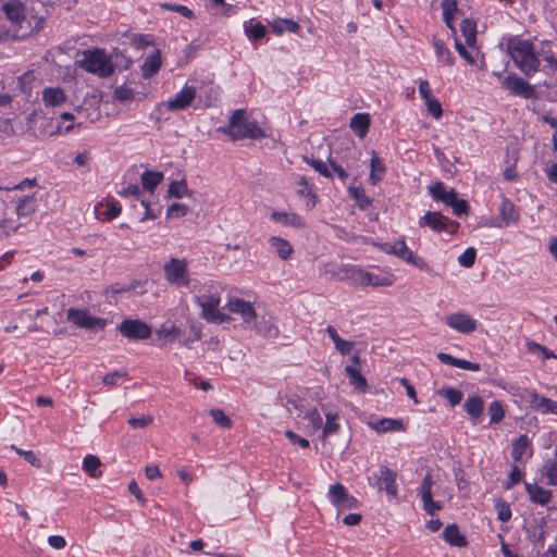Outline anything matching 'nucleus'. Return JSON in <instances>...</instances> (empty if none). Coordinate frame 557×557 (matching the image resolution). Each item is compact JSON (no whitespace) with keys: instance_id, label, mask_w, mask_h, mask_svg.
<instances>
[{"instance_id":"1","label":"nucleus","mask_w":557,"mask_h":557,"mask_svg":"<svg viewBox=\"0 0 557 557\" xmlns=\"http://www.w3.org/2000/svg\"><path fill=\"white\" fill-rule=\"evenodd\" d=\"M218 132L231 137L232 140H242L246 138L261 139L265 133L258 126L257 122L246 119L245 109L233 111L228 124L218 128Z\"/></svg>"},{"instance_id":"2","label":"nucleus","mask_w":557,"mask_h":557,"mask_svg":"<svg viewBox=\"0 0 557 557\" xmlns=\"http://www.w3.org/2000/svg\"><path fill=\"white\" fill-rule=\"evenodd\" d=\"M507 52L513 60L516 66L524 75L531 76L539 71L540 60L534 52L531 41L510 38L507 44Z\"/></svg>"},{"instance_id":"3","label":"nucleus","mask_w":557,"mask_h":557,"mask_svg":"<svg viewBox=\"0 0 557 557\" xmlns=\"http://www.w3.org/2000/svg\"><path fill=\"white\" fill-rule=\"evenodd\" d=\"M195 302L201 308V318L208 322L223 323L228 315L219 310L221 295L216 288L210 286L203 294L195 297Z\"/></svg>"},{"instance_id":"4","label":"nucleus","mask_w":557,"mask_h":557,"mask_svg":"<svg viewBox=\"0 0 557 557\" xmlns=\"http://www.w3.org/2000/svg\"><path fill=\"white\" fill-rule=\"evenodd\" d=\"M77 62L81 67L100 77H108L114 71L111 60L101 49L84 51L83 59Z\"/></svg>"},{"instance_id":"5","label":"nucleus","mask_w":557,"mask_h":557,"mask_svg":"<svg viewBox=\"0 0 557 557\" xmlns=\"http://www.w3.org/2000/svg\"><path fill=\"white\" fill-rule=\"evenodd\" d=\"M165 281L176 287H186L190 283L188 261L186 259L170 258L163 264Z\"/></svg>"},{"instance_id":"6","label":"nucleus","mask_w":557,"mask_h":557,"mask_svg":"<svg viewBox=\"0 0 557 557\" xmlns=\"http://www.w3.org/2000/svg\"><path fill=\"white\" fill-rule=\"evenodd\" d=\"M329 500L334 505L338 512L351 510L359 507V500L350 495L342 483H336L330 486L327 493Z\"/></svg>"},{"instance_id":"7","label":"nucleus","mask_w":557,"mask_h":557,"mask_svg":"<svg viewBox=\"0 0 557 557\" xmlns=\"http://www.w3.org/2000/svg\"><path fill=\"white\" fill-rule=\"evenodd\" d=\"M420 227H430L434 232H443L446 231L449 234H454L457 232L459 227V223L456 221L448 220L447 216L443 215L440 212L428 211L420 220Z\"/></svg>"},{"instance_id":"8","label":"nucleus","mask_w":557,"mask_h":557,"mask_svg":"<svg viewBox=\"0 0 557 557\" xmlns=\"http://www.w3.org/2000/svg\"><path fill=\"white\" fill-rule=\"evenodd\" d=\"M120 333L132 341L147 339L151 336L150 325L138 319H125L117 326Z\"/></svg>"},{"instance_id":"9","label":"nucleus","mask_w":557,"mask_h":557,"mask_svg":"<svg viewBox=\"0 0 557 557\" xmlns=\"http://www.w3.org/2000/svg\"><path fill=\"white\" fill-rule=\"evenodd\" d=\"M397 473L387 466H381L379 473L373 475L374 485L380 491H385L386 494L396 498L398 495V488L396 484Z\"/></svg>"},{"instance_id":"10","label":"nucleus","mask_w":557,"mask_h":557,"mask_svg":"<svg viewBox=\"0 0 557 557\" xmlns=\"http://www.w3.org/2000/svg\"><path fill=\"white\" fill-rule=\"evenodd\" d=\"M503 87L508 89L512 95L520 96L524 99H532L536 97L534 86L530 85L516 74L507 75L503 81Z\"/></svg>"},{"instance_id":"11","label":"nucleus","mask_w":557,"mask_h":557,"mask_svg":"<svg viewBox=\"0 0 557 557\" xmlns=\"http://www.w3.org/2000/svg\"><path fill=\"white\" fill-rule=\"evenodd\" d=\"M226 307L230 312L239 314L248 327H252L257 313L251 302L242 298H233L230 299Z\"/></svg>"},{"instance_id":"12","label":"nucleus","mask_w":557,"mask_h":557,"mask_svg":"<svg viewBox=\"0 0 557 557\" xmlns=\"http://www.w3.org/2000/svg\"><path fill=\"white\" fill-rule=\"evenodd\" d=\"M434 484V481L431 476V474H426L421 485L419 486L418 494L420 495L422 502H423V509L426 511V513L433 516L436 511L442 509V506L438 502H434L432 498V486Z\"/></svg>"},{"instance_id":"13","label":"nucleus","mask_w":557,"mask_h":557,"mask_svg":"<svg viewBox=\"0 0 557 557\" xmlns=\"http://www.w3.org/2000/svg\"><path fill=\"white\" fill-rule=\"evenodd\" d=\"M445 321L449 327L462 334L472 333L478 329L476 320L462 312L451 313Z\"/></svg>"},{"instance_id":"14","label":"nucleus","mask_w":557,"mask_h":557,"mask_svg":"<svg viewBox=\"0 0 557 557\" xmlns=\"http://www.w3.org/2000/svg\"><path fill=\"white\" fill-rule=\"evenodd\" d=\"M67 320L84 329L103 327L106 325L104 320L73 308L67 310Z\"/></svg>"},{"instance_id":"15","label":"nucleus","mask_w":557,"mask_h":557,"mask_svg":"<svg viewBox=\"0 0 557 557\" xmlns=\"http://www.w3.org/2000/svg\"><path fill=\"white\" fill-rule=\"evenodd\" d=\"M499 222L492 223L495 227H507L509 224H516L519 221L520 214L515 203L507 198H503L499 206Z\"/></svg>"},{"instance_id":"16","label":"nucleus","mask_w":557,"mask_h":557,"mask_svg":"<svg viewBox=\"0 0 557 557\" xmlns=\"http://www.w3.org/2000/svg\"><path fill=\"white\" fill-rule=\"evenodd\" d=\"M196 98V88L185 85L183 89L175 95V97L166 102L170 111L185 110L188 108Z\"/></svg>"},{"instance_id":"17","label":"nucleus","mask_w":557,"mask_h":557,"mask_svg":"<svg viewBox=\"0 0 557 557\" xmlns=\"http://www.w3.org/2000/svg\"><path fill=\"white\" fill-rule=\"evenodd\" d=\"M2 11L11 23L18 26H22L26 20V9L20 0L7 1L2 4Z\"/></svg>"},{"instance_id":"18","label":"nucleus","mask_w":557,"mask_h":557,"mask_svg":"<svg viewBox=\"0 0 557 557\" xmlns=\"http://www.w3.org/2000/svg\"><path fill=\"white\" fill-rule=\"evenodd\" d=\"M271 250L282 260H288L294 253V248L288 240L280 236H270L268 239Z\"/></svg>"},{"instance_id":"19","label":"nucleus","mask_w":557,"mask_h":557,"mask_svg":"<svg viewBox=\"0 0 557 557\" xmlns=\"http://www.w3.org/2000/svg\"><path fill=\"white\" fill-rule=\"evenodd\" d=\"M530 405L533 409L542 413L557 414V401L540 396L536 392L530 393Z\"/></svg>"},{"instance_id":"20","label":"nucleus","mask_w":557,"mask_h":557,"mask_svg":"<svg viewBox=\"0 0 557 557\" xmlns=\"http://www.w3.org/2000/svg\"><path fill=\"white\" fill-rule=\"evenodd\" d=\"M429 191L431 197L435 201H441L446 206L450 203L453 200H455V197L457 196V193L454 188L446 190V187L442 182H437L434 185L430 186Z\"/></svg>"},{"instance_id":"21","label":"nucleus","mask_w":557,"mask_h":557,"mask_svg":"<svg viewBox=\"0 0 557 557\" xmlns=\"http://www.w3.org/2000/svg\"><path fill=\"white\" fill-rule=\"evenodd\" d=\"M127 292H135L137 295H143L146 293V289L144 288V283L141 281H137V280H134L129 284L115 283V284L108 286L104 289L106 295H109V294L117 295V294L127 293Z\"/></svg>"},{"instance_id":"22","label":"nucleus","mask_w":557,"mask_h":557,"mask_svg":"<svg viewBox=\"0 0 557 557\" xmlns=\"http://www.w3.org/2000/svg\"><path fill=\"white\" fill-rule=\"evenodd\" d=\"M162 64L160 51H156L154 53L147 57L141 64V74L144 78H150L158 73Z\"/></svg>"},{"instance_id":"23","label":"nucleus","mask_w":557,"mask_h":557,"mask_svg":"<svg viewBox=\"0 0 557 557\" xmlns=\"http://www.w3.org/2000/svg\"><path fill=\"white\" fill-rule=\"evenodd\" d=\"M525 490L533 503L545 506L550 502L552 492L536 484H525Z\"/></svg>"},{"instance_id":"24","label":"nucleus","mask_w":557,"mask_h":557,"mask_svg":"<svg viewBox=\"0 0 557 557\" xmlns=\"http://www.w3.org/2000/svg\"><path fill=\"white\" fill-rule=\"evenodd\" d=\"M271 218L275 222L282 223L284 225L293 226L295 228H304L306 226L304 219L296 213H286V212L274 211V212H272Z\"/></svg>"},{"instance_id":"25","label":"nucleus","mask_w":557,"mask_h":557,"mask_svg":"<svg viewBox=\"0 0 557 557\" xmlns=\"http://www.w3.org/2000/svg\"><path fill=\"white\" fill-rule=\"evenodd\" d=\"M532 455L530 441L527 435H520L512 445L511 456L515 461H521L525 456Z\"/></svg>"},{"instance_id":"26","label":"nucleus","mask_w":557,"mask_h":557,"mask_svg":"<svg viewBox=\"0 0 557 557\" xmlns=\"http://www.w3.org/2000/svg\"><path fill=\"white\" fill-rule=\"evenodd\" d=\"M325 332L327 333V335L330 336V338L333 341L334 343V346L336 348V350L345 356V355H348L350 354L351 349L354 348L355 344L354 342H349V341H345L343 339L336 329L332 325H329L326 329H325Z\"/></svg>"},{"instance_id":"27","label":"nucleus","mask_w":557,"mask_h":557,"mask_svg":"<svg viewBox=\"0 0 557 557\" xmlns=\"http://www.w3.org/2000/svg\"><path fill=\"white\" fill-rule=\"evenodd\" d=\"M386 171V166L382 159L377 157L375 151H372V157L370 161V175L369 181L372 185H376L382 181L383 175Z\"/></svg>"},{"instance_id":"28","label":"nucleus","mask_w":557,"mask_h":557,"mask_svg":"<svg viewBox=\"0 0 557 557\" xmlns=\"http://www.w3.org/2000/svg\"><path fill=\"white\" fill-rule=\"evenodd\" d=\"M444 540L451 546L465 547L467 545L466 536L459 532L457 524H449L443 531Z\"/></svg>"},{"instance_id":"29","label":"nucleus","mask_w":557,"mask_h":557,"mask_svg":"<svg viewBox=\"0 0 557 557\" xmlns=\"http://www.w3.org/2000/svg\"><path fill=\"white\" fill-rule=\"evenodd\" d=\"M370 426L379 433H385L387 431H404V424L401 420L382 418L376 422L370 423Z\"/></svg>"},{"instance_id":"30","label":"nucleus","mask_w":557,"mask_h":557,"mask_svg":"<svg viewBox=\"0 0 557 557\" xmlns=\"http://www.w3.org/2000/svg\"><path fill=\"white\" fill-rule=\"evenodd\" d=\"M370 126V115L368 113H356L350 120V127L355 133L363 138Z\"/></svg>"},{"instance_id":"31","label":"nucleus","mask_w":557,"mask_h":557,"mask_svg":"<svg viewBox=\"0 0 557 557\" xmlns=\"http://www.w3.org/2000/svg\"><path fill=\"white\" fill-rule=\"evenodd\" d=\"M355 275L359 278V284L364 286H388L391 285V281L387 278H379L376 275H373L370 272L364 270H352Z\"/></svg>"},{"instance_id":"32","label":"nucleus","mask_w":557,"mask_h":557,"mask_svg":"<svg viewBox=\"0 0 557 557\" xmlns=\"http://www.w3.org/2000/svg\"><path fill=\"white\" fill-rule=\"evenodd\" d=\"M466 412L474 420L479 419L484 410V401L478 395H472L465 403Z\"/></svg>"},{"instance_id":"33","label":"nucleus","mask_w":557,"mask_h":557,"mask_svg":"<svg viewBox=\"0 0 557 557\" xmlns=\"http://www.w3.org/2000/svg\"><path fill=\"white\" fill-rule=\"evenodd\" d=\"M163 173L159 171H145L141 176L143 188L147 191L152 193L156 187L163 181Z\"/></svg>"},{"instance_id":"34","label":"nucleus","mask_w":557,"mask_h":557,"mask_svg":"<svg viewBox=\"0 0 557 557\" xmlns=\"http://www.w3.org/2000/svg\"><path fill=\"white\" fill-rule=\"evenodd\" d=\"M400 259L420 270H429V264L422 257L414 255L413 251L407 247L406 243H404L403 251H400Z\"/></svg>"},{"instance_id":"35","label":"nucleus","mask_w":557,"mask_h":557,"mask_svg":"<svg viewBox=\"0 0 557 557\" xmlns=\"http://www.w3.org/2000/svg\"><path fill=\"white\" fill-rule=\"evenodd\" d=\"M42 99L47 106H60L66 99L64 90L62 88H46L42 92Z\"/></svg>"},{"instance_id":"36","label":"nucleus","mask_w":557,"mask_h":557,"mask_svg":"<svg viewBox=\"0 0 557 557\" xmlns=\"http://www.w3.org/2000/svg\"><path fill=\"white\" fill-rule=\"evenodd\" d=\"M345 372L349 377V383L358 391L366 392L368 383L366 377L352 366H346Z\"/></svg>"},{"instance_id":"37","label":"nucleus","mask_w":557,"mask_h":557,"mask_svg":"<svg viewBox=\"0 0 557 557\" xmlns=\"http://www.w3.org/2000/svg\"><path fill=\"white\" fill-rule=\"evenodd\" d=\"M348 194L356 201L360 210H367L372 202L361 186H349Z\"/></svg>"},{"instance_id":"38","label":"nucleus","mask_w":557,"mask_h":557,"mask_svg":"<svg viewBox=\"0 0 557 557\" xmlns=\"http://www.w3.org/2000/svg\"><path fill=\"white\" fill-rule=\"evenodd\" d=\"M271 27L275 34L281 35L284 32L296 33L299 29V24L289 18H277L273 21Z\"/></svg>"},{"instance_id":"39","label":"nucleus","mask_w":557,"mask_h":557,"mask_svg":"<svg viewBox=\"0 0 557 557\" xmlns=\"http://www.w3.org/2000/svg\"><path fill=\"white\" fill-rule=\"evenodd\" d=\"M433 46L435 49L436 57L441 62L449 66L454 64V57L451 55L450 51L441 39H434Z\"/></svg>"},{"instance_id":"40","label":"nucleus","mask_w":557,"mask_h":557,"mask_svg":"<svg viewBox=\"0 0 557 557\" xmlns=\"http://www.w3.org/2000/svg\"><path fill=\"white\" fill-rule=\"evenodd\" d=\"M461 33L466 39V44L471 47L476 41V25L471 20H463L460 25Z\"/></svg>"},{"instance_id":"41","label":"nucleus","mask_w":557,"mask_h":557,"mask_svg":"<svg viewBox=\"0 0 557 557\" xmlns=\"http://www.w3.org/2000/svg\"><path fill=\"white\" fill-rule=\"evenodd\" d=\"M170 197L183 198L185 196L191 197L193 191L188 189L186 182L182 181H173L169 185L168 189Z\"/></svg>"},{"instance_id":"42","label":"nucleus","mask_w":557,"mask_h":557,"mask_svg":"<svg viewBox=\"0 0 557 557\" xmlns=\"http://www.w3.org/2000/svg\"><path fill=\"white\" fill-rule=\"evenodd\" d=\"M100 466L101 460L99 459V457L95 455H87L84 457L83 469L89 476L99 478L100 472L97 473V470L100 468Z\"/></svg>"},{"instance_id":"43","label":"nucleus","mask_w":557,"mask_h":557,"mask_svg":"<svg viewBox=\"0 0 557 557\" xmlns=\"http://www.w3.org/2000/svg\"><path fill=\"white\" fill-rule=\"evenodd\" d=\"M438 395L445 398L453 407L459 405L462 400L461 391L454 387H442L438 391Z\"/></svg>"},{"instance_id":"44","label":"nucleus","mask_w":557,"mask_h":557,"mask_svg":"<svg viewBox=\"0 0 557 557\" xmlns=\"http://www.w3.org/2000/svg\"><path fill=\"white\" fill-rule=\"evenodd\" d=\"M297 194L302 197H309L312 200L311 206L315 205V195L312 190V186L309 184L305 176H298L296 181Z\"/></svg>"},{"instance_id":"45","label":"nucleus","mask_w":557,"mask_h":557,"mask_svg":"<svg viewBox=\"0 0 557 557\" xmlns=\"http://www.w3.org/2000/svg\"><path fill=\"white\" fill-rule=\"evenodd\" d=\"M36 210V201L32 197H24L16 207L18 216H29Z\"/></svg>"},{"instance_id":"46","label":"nucleus","mask_w":557,"mask_h":557,"mask_svg":"<svg viewBox=\"0 0 557 557\" xmlns=\"http://www.w3.org/2000/svg\"><path fill=\"white\" fill-rule=\"evenodd\" d=\"M325 418H326V423L323 426V436L324 437L335 434L339 429V424L336 422V420L338 418V414L336 412H326Z\"/></svg>"},{"instance_id":"47","label":"nucleus","mask_w":557,"mask_h":557,"mask_svg":"<svg viewBox=\"0 0 557 557\" xmlns=\"http://www.w3.org/2000/svg\"><path fill=\"white\" fill-rule=\"evenodd\" d=\"M246 35L252 40H260L267 34V28L261 23H256L252 25H245Z\"/></svg>"},{"instance_id":"48","label":"nucleus","mask_w":557,"mask_h":557,"mask_svg":"<svg viewBox=\"0 0 557 557\" xmlns=\"http://www.w3.org/2000/svg\"><path fill=\"white\" fill-rule=\"evenodd\" d=\"M160 7L163 10H169V11L177 12L182 16H184L186 18H189V20L195 17L194 12L189 8H187L186 5H183V4H175V3L164 2V3H160Z\"/></svg>"},{"instance_id":"49","label":"nucleus","mask_w":557,"mask_h":557,"mask_svg":"<svg viewBox=\"0 0 557 557\" xmlns=\"http://www.w3.org/2000/svg\"><path fill=\"white\" fill-rule=\"evenodd\" d=\"M304 161L311 165L317 172L321 175L332 178V173L327 166V164L322 160H315L313 158L304 157Z\"/></svg>"},{"instance_id":"50","label":"nucleus","mask_w":557,"mask_h":557,"mask_svg":"<svg viewBox=\"0 0 557 557\" xmlns=\"http://www.w3.org/2000/svg\"><path fill=\"white\" fill-rule=\"evenodd\" d=\"M405 240H397L394 244L391 243H382L379 245L382 251L388 255L396 256L400 258V251H403Z\"/></svg>"},{"instance_id":"51","label":"nucleus","mask_w":557,"mask_h":557,"mask_svg":"<svg viewBox=\"0 0 557 557\" xmlns=\"http://www.w3.org/2000/svg\"><path fill=\"white\" fill-rule=\"evenodd\" d=\"M475 249L473 247H469L459 256L458 262L465 268H470L475 262Z\"/></svg>"},{"instance_id":"52","label":"nucleus","mask_w":557,"mask_h":557,"mask_svg":"<svg viewBox=\"0 0 557 557\" xmlns=\"http://www.w3.org/2000/svg\"><path fill=\"white\" fill-rule=\"evenodd\" d=\"M488 412L491 414V423H498L504 418V408L502 404L497 400L493 401L488 407Z\"/></svg>"},{"instance_id":"53","label":"nucleus","mask_w":557,"mask_h":557,"mask_svg":"<svg viewBox=\"0 0 557 557\" xmlns=\"http://www.w3.org/2000/svg\"><path fill=\"white\" fill-rule=\"evenodd\" d=\"M210 416L212 417L213 421L222 426V428H231L232 421L231 419L224 413L221 409H211Z\"/></svg>"},{"instance_id":"54","label":"nucleus","mask_w":557,"mask_h":557,"mask_svg":"<svg viewBox=\"0 0 557 557\" xmlns=\"http://www.w3.org/2000/svg\"><path fill=\"white\" fill-rule=\"evenodd\" d=\"M447 206L453 209L454 214L457 216L468 214L470 209L468 202L463 199H458L457 196L455 197V200H453Z\"/></svg>"},{"instance_id":"55","label":"nucleus","mask_w":557,"mask_h":557,"mask_svg":"<svg viewBox=\"0 0 557 557\" xmlns=\"http://www.w3.org/2000/svg\"><path fill=\"white\" fill-rule=\"evenodd\" d=\"M113 98L117 101L125 102L134 99V91L132 88L126 86H120L115 88Z\"/></svg>"},{"instance_id":"56","label":"nucleus","mask_w":557,"mask_h":557,"mask_svg":"<svg viewBox=\"0 0 557 557\" xmlns=\"http://www.w3.org/2000/svg\"><path fill=\"white\" fill-rule=\"evenodd\" d=\"M11 448L20 456L24 457V459L29 462L32 466L39 468L41 466L39 459L32 450H23L17 448L15 445H12Z\"/></svg>"},{"instance_id":"57","label":"nucleus","mask_w":557,"mask_h":557,"mask_svg":"<svg viewBox=\"0 0 557 557\" xmlns=\"http://www.w3.org/2000/svg\"><path fill=\"white\" fill-rule=\"evenodd\" d=\"M495 506L497 508L498 520H500L502 522L509 521L511 518L510 506L507 503L502 502V500H498Z\"/></svg>"},{"instance_id":"58","label":"nucleus","mask_w":557,"mask_h":557,"mask_svg":"<svg viewBox=\"0 0 557 557\" xmlns=\"http://www.w3.org/2000/svg\"><path fill=\"white\" fill-rule=\"evenodd\" d=\"M153 421L152 416H143L140 418H129L127 420V423L134 428V429H146L148 428Z\"/></svg>"},{"instance_id":"59","label":"nucleus","mask_w":557,"mask_h":557,"mask_svg":"<svg viewBox=\"0 0 557 557\" xmlns=\"http://www.w3.org/2000/svg\"><path fill=\"white\" fill-rule=\"evenodd\" d=\"M424 102H425V104L428 107L429 113L434 119L438 120L443 115L442 104H441V102L437 99L431 98L429 100H425Z\"/></svg>"},{"instance_id":"60","label":"nucleus","mask_w":557,"mask_h":557,"mask_svg":"<svg viewBox=\"0 0 557 557\" xmlns=\"http://www.w3.org/2000/svg\"><path fill=\"white\" fill-rule=\"evenodd\" d=\"M188 212V207L186 205H183V203H172L168 211H166V215L168 218H177V216H184L186 215Z\"/></svg>"},{"instance_id":"61","label":"nucleus","mask_w":557,"mask_h":557,"mask_svg":"<svg viewBox=\"0 0 557 557\" xmlns=\"http://www.w3.org/2000/svg\"><path fill=\"white\" fill-rule=\"evenodd\" d=\"M521 480H522L521 471L519 470V468L517 466H512L511 471L509 473V479L504 485L505 490H510L516 484H518Z\"/></svg>"},{"instance_id":"62","label":"nucleus","mask_w":557,"mask_h":557,"mask_svg":"<svg viewBox=\"0 0 557 557\" xmlns=\"http://www.w3.org/2000/svg\"><path fill=\"white\" fill-rule=\"evenodd\" d=\"M352 270H362V269L355 267V265L346 264L341 268L339 272L343 273V280H349L354 283L359 284V278H358V276L355 275Z\"/></svg>"},{"instance_id":"63","label":"nucleus","mask_w":557,"mask_h":557,"mask_svg":"<svg viewBox=\"0 0 557 557\" xmlns=\"http://www.w3.org/2000/svg\"><path fill=\"white\" fill-rule=\"evenodd\" d=\"M121 213V206L116 201L107 203L106 216L108 220L115 219Z\"/></svg>"},{"instance_id":"64","label":"nucleus","mask_w":557,"mask_h":557,"mask_svg":"<svg viewBox=\"0 0 557 557\" xmlns=\"http://www.w3.org/2000/svg\"><path fill=\"white\" fill-rule=\"evenodd\" d=\"M546 475L550 484L557 485V461L546 465Z\"/></svg>"}]
</instances>
